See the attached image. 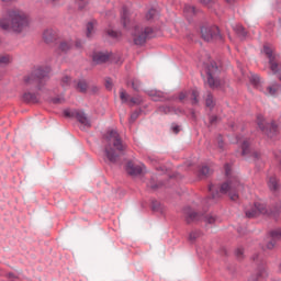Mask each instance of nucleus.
Returning <instances> with one entry per match:
<instances>
[{"label": "nucleus", "mask_w": 281, "mask_h": 281, "mask_svg": "<svg viewBox=\"0 0 281 281\" xmlns=\"http://www.w3.org/2000/svg\"><path fill=\"white\" fill-rule=\"evenodd\" d=\"M31 25V18L29 13L13 7L7 9L2 18H0V29L5 32H13L15 34H22L27 31Z\"/></svg>", "instance_id": "nucleus-1"}, {"label": "nucleus", "mask_w": 281, "mask_h": 281, "mask_svg": "<svg viewBox=\"0 0 281 281\" xmlns=\"http://www.w3.org/2000/svg\"><path fill=\"white\" fill-rule=\"evenodd\" d=\"M126 149L120 134L112 130L105 136V156L110 162H116L121 154Z\"/></svg>", "instance_id": "nucleus-2"}, {"label": "nucleus", "mask_w": 281, "mask_h": 281, "mask_svg": "<svg viewBox=\"0 0 281 281\" xmlns=\"http://www.w3.org/2000/svg\"><path fill=\"white\" fill-rule=\"evenodd\" d=\"M224 170L226 171V177L228 180L222 187H220V193L228 194V198L233 201H237L239 195L238 191L243 189L237 176H232V168L229 165L224 166Z\"/></svg>", "instance_id": "nucleus-3"}, {"label": "nucleus", "mask_w": 281, "mask_h": 281, "mask_svg": "<svg viewBox=\"0 0 281 281\" xmlns=\"http://www.w3.org/2000/svg\"><path fill=\"white\" fill-rule=\"evenodd\" d=\"M49 72V66H38L37 68H35L33 74L25 77L24 81L26 85H35L38 90H42V85L44 80L48 77Z\"/></svg>", "instance_id": "nucleus-4"}, {"label": "nucleus", "mask_w": 281, "mask_h": 281, "mask_svg": "<svg viewBox=\"0 0 281 281\" xmlns=\"http://www.w3.org/2000/svg\"><path fill=\"white\" fill-rule=\"evenodd\" d=\"M263 53L266 54V57H268L270 71L281 80V59L279 55H276L273 46H271V44H266V46H263Z\"/></svg>", "instance_id": "nucleus-5"}, {"label": "nucleus", "mask_w": 281, "mask_h": 281, "mask_svg": "<svg viewBox=\"0 0 281 281\" xmlns=\"http://www.w3.org/2000/svg\"><path fill=\"white\" fill-rule=\"evenodd\" d=\"M220 72V68L216 61H211L209 66H206V82L211 89H218L223 86V81L217 79L216 76Z\"/></svg>", "instance_id": "nucleus-6"}, {"label": "nucleus", "mask_w": 281, "mask_h": 281, "mask_svg": "<svg viewBox=\"0 0 281 281\" xmlns=\"http://www.w3.org/2000/svg\"><path fill=\"white\" fill-rule=\"evenodd\" d=\"M132 35L133 41L136 45H143L147 42V40L153 38L155 33L154 29H149V26H146V29L135 26V29L132 32Z\"/></svg>", "instance_id": "nucleus-7"}, {"label": "nucleus", "mask_w": 281, "mask_h": 281, "mask_svg": "<svg viewBox=\"0 0 281 281\" xmlns=\"http://www.w3.org/2000/svg\"><path fill=\"white\" fill-rule=\"evenodd\" d=\"M252 85L257 87V89L261 90L266 95H276L279 90L280 86L278 83H272V86H265V81L258 76V75H252Z\"/></svg>", "instance_id": "nucleus-8"}, {"label": "nucleus", "mask_w": 281, "mask_h": 281, "mask_svg": "<svg viewBox=\"0 0 281 281\" xmlns=\"http://www.w3.org/2000/svg\"><path fill=\"white\" fill-rule=\"evenodd\" d=\"M183 213H184V222H187V224H191L202 220L209 224H213L215 222V218L213 216H203L196 213L191 207L184 209Z\"/></svg>", "instance_id": "nucleus-9"}, {"label": "nucleus", "mask_w": 281, "mask_h": 281, "mask_svg": "<svg viewBox=\"0 0 281 281\" xmlns=\"http://www.w3.org/2000/svg\"><path fill=\"white\" fill-rule=\"evenodd\" d=\"M202 38L210 42L214 38H221L218 26H202Z\"/></svg>", "instance_id": "nucleus-10"}, {"label": "nucleus", "mask_w": 281, "mask_h": 281, "mask_svg": "<svg viewBox=\"0 0 281 281\" xmlns=\"http://www.w3.org/2000/svg\"><path fill=\"white\" fill-rule=\"evenodd\" d=\"M267 212L266 205L262 203H255V206L251 209L246 210V217L254 218L259 214H265Z\"/></svg>", "instance_id": "nucleus-11"}, {"label": "nucleus", "mask_w": 281, "mask_h": 281, "mask_svg": "<svg viewBox=\"0 0 281 281\" xmlns=\"http://www.w3.org/2000/svg\"><path fill=\"white\" fill-rule=\"evenodd\" d=\"M199 90L196 88H193L191 92H180L179 100L180 102H183L187 99H191V103L198 104L199 103Z\"/></svg>", "instance_id": "nucleus-12"}, {"label": "nucleus", "mask_w": 281, "mask_h": 281, "mask_svg": "<svg viewBox=\"0 0 281 281\" xmlns=\"http://www.w3.org/2000/svg\"><path fill=\"white\" fill-rule=\"evenodd\" d=\"M58 33L56 29H45L43 40L46 44H52L56 41Z\"/></svg>", "instance_id": "nucleus-13"}, {"label": "nucleus", "mask_w": 281, "mask_h": 281, "mask_svg": "<svg viewBox=\"0 0 281 281\" xmlns=\"http://www.w3.org/2000/svg\"><path fill=\"white\" fill-rule=\"evenodd\" d=\"M270 241L266 245L269 250L273 249L278 240H281V229H274L270 233Z\"/></svg>", "instance_id": "nucleus-14"}, {"label": "nucleus", "mask_w": 281, "mask_h": 281, "mask_svg": "<svg viewBox=\"0 0 281 281\" xmlns=\"http://www.w3.org/2000/svg\"><path fill=\"white\" fill-rule=\"evenodd\" d=\"M257 125H259L260 130L266 132L269 137H273L272 133H276L277 130L273 125H266L262 117H257Z\"/></svg>", "instance_id": "nucleus-15"}, {"label": "nucleus", "mask_w": 281, "mask_h": 281, "mask_svg": "<svg viewBox=\"0 0 281 281\" xmlns=\"http://www.w3.org/2000/svg\"><path fill=\"white\" fill-rule=\"evenodd\" d=\"M144 169V165H135L134 162H128L126 167V170L131 176H138L143 173Z\"/></svg>", "instance_id": "nucleus-16"}, {"label": "nucleus", "mask_w": 281, "mask_h": 281, "mask_svg": "<svg viewBox=\"0 0 281 281\" xmlns=\"http://www.w3.org/2000/svg\"><path fill=\"white\" fill-rule=\"evenodd\" d=\"M269 277V271L267 268L261 267L259 270H257V274L250 277L248 281H265Z\"/></svg>", "instance_id": "nucleus-17"}, {"label": "nucleus", "mask_w": 281, "mask_h": 281, "mask_svg": "<svg viewBox=\"0 0 281 281\" xmlns=\"http://www.w3.org/2000/svg\"><path fill=\"white\" fill-rule=\"evenodd\" d=\"M120 98H121L123 103H127L130 105L139 104V102H140L139 99H137L136 97L130 98L127 95V93L125 92V90L121 91Z\"/></svg>", "instance_id": "nucleus-18"}, {"label": "nucleus", "mask_w": 281, "mask_h": 281, "mask_svg": "<svg viewBox=\"0 0 281 281\" xmlns=\"http://www.w3.org/2000/svg\"><path fill=\"white\" fill-rule=\"evenodd\" d=\"M237 143H239L241 145V156L246 157L251 153V150L249 148L250 144L247 138H239V139H237Z\"/></svg>", "instance_id": "nucleus-19"}, {"label": "nucleus", "mask_w": 281, "mask_h": 281, "mask_svg": "<svg viewBox=\"0 0 281 281\" xmlns=\"http://www.w3.org/2000/svg\"><path fill=\"white\" fill-rule=\"evenodd\" d=\"M74 47L72 40H63L58 46V49L63 53H68Z\"/></svg>", "instance_id": "nucleus-20"}, {"label": "nucleus", "mask_w": 281, "mask_h": 281, "mask_svg": "<svg viewBox=\"0 0 281 281\" xmlns=\"http://www.w3.org/2000/svg\"><path fill=\"white\" fill-rule=\"evenodd\" d=\"M110 59L109 53H94L93 61L97 64L106 63Z\"/></svg>", "instance_id": "nucleus-21"}, {"label": "nucleus", "mask_w": 281, "mask_h": 281, "mask_svg": "<svg viewBox=\"0 0 281 281\" xmlns=\"http://www.w3.org/2000/svg\"><path fill=\"white\" fill-rule=\"evenodd\" d=\"M76 117H77V120H78L82 125L88 126V127L91 126L90 120L88 119V116H87L82 111L79 110V111L76 113Z\"/></svg>", "instance_id": "nucleus-22"}, {"label": "nucleus", "mask_w": 281, "mask_h": 281, "mask_svg": "<svg viewBox=\"0 0 281 281\" xmlns=\"http://www.w3.org/2000/svg\"><path fill=\"white\" fill-rule=\"evenodd\" d=\"M268 188L272 191H277L280 188V183L276 176L268 178Z\"/></svg>", "instance_id": "nucleus-23"}, {"label": "nucleus", "mask_w": 281, "mask_h": 281, "mask_svg": "<svg viewBox=\"0 0 281 281\" xmlns=\"http://www.w3.org/2000/svg\"><path fill=\"white\" fill-rule=\"evenodd\" d=\"M23 100L29 103H37L40 101L38 97L32 92H25V94H23Z\"/></svg>", "instance_id": "nucleus-24"}, {"label": "nucleus", "mask_w": 281, "mask_h": 281, "mask_svg": "<svg viewBox=\"0 0 281 281\" xmlns=\"http://www.w3.org/2000/svg\"><path fill=\"white\" fill-rule=\"evenodd\" d=\"M233 30L237 33V35L245 37L247 35V31L241 26V24H237L233 26Z\"/></svg>", "instance_id": "nucleus-25"}, {"label": "nucleus", "mask_w": 281, "mask_h": 281, "mask_svg": "<svg viewBox=\"0 0 281 281\" xmlns=\"http://www.w3.org/2000/svg\"><path fill=\"white\" fill-rule=\"evenodd\" d=\"M122 23L124 27H127V24L130 23V13L127 9H123Z\"/></svg>", "instance_id": "nucleus-26"}, {"label": "nucleus", "mask_w": 281, "mask_h": 281, "mask_svg": "<svg viewBox=\"0 0 281 281\" xmlns=\"http://www.w3.org/2000/svg\"><path fill=\"white\" fill-rule=\"evenodd\" d=\"M201 236H202V233L199 231L191 232V234H189V241L195 243L196 239H199Z\"/></svg>", "instance_id": "nucleus-27"}, {"label": "nucleus", "mask_w": 281, "mask_h": 281, "mask_svg": "<svg viewBox=\"0 0 281 281\" xmlns=\"http://www.w3.org/2000/svg\"><path fill=\"white\" fill-rule=\"evenodd\" d=\"M12 61L10 55H0V66L9 65Z\"/></svg>", "instance_id": "nucleus-28"}, {"label": "nucleus", "mask_w": 281, "mask_h": 281, "mask_svg": "<svg viewBox=\"0 0 281 281\" xmlns=\"http://www.w3.org/2000/svg\"><path fill=\"white\" fill-rule=\"evenodd\" d=\"M184 13H187V15H189V16H192V15L196 14V9H195V7H191V4H187L184 7Z\"/></svg>", "instance_id": "nucleus-29"}, {"label": "nucleus", "mask_w": 281, "mask_h": 281, "mask_svg": "<svg viewBox=\"0 0 281 281\" xmlns=\"http://www.w3.org/2000/svg\"><path fill=\"white\" fill-rule=\"evenodd\" d=\"M211 173H212V170L209 167H206V166H204V167H202V169H200V177L206 178Z\"/></svg>", "instance_id": "nucleus-30"}, {"label": "nucleus", "mask_w": 281, "mask_h": 281, "mask_svg": "<svg viewBox=\"0 0 281 281\" xmlns=\"http://www.w3.org/2000/svg\"><path fill=\"white\" fill-rule=\"evenodd\" d=\"M209 191H211V195L213 196V199H218L220 192L217 191V188L213 184H211V187H209Z\"/></svg>", "instance_id": "nucleus-31"}, {"label": "nucleus", "mask_w": 281, "mask_h": 281, "mask_svg": "<svg viewBox=\"0 0 281 281\" xmlns=\"http://www.w3.org/2000/svg\"><path fill=\"white\" fill-rule=\"evenodd\" d=\"M93 33H94V24L93 22H89V24H87V37L90 38Z\"/></svg>", "instance_id": "nucleus-32"}, {"label": "nucleus", "mask_w": 281, "mask_h": 281, "mask_svg": "<svg viewBox=\"0 0 281 281\" xmlns=\"http://www.w3.org/2000/svg\"><path fill=\"white\" fill-rule=\"evenodd\" d=\"M108 35L114 40H120L122 34L120 33V31H112V30H109L108 31Z\"/></svg>", "instance_id": "nucleus-33"}, {"label": "nucleus", "mask_w": 281, "mask_h": 281, "mask_svg": "<svg viewBox=\"0 0 281 281\" xmlns=\"http://www.w3.org/2000/svg\"><path fill=\"white\" fill-rule=\"evenodd\" d=\"M77 89H78L80 92H86L87 89H88V83H87V81H83V80L79 81V82H78V86H77Z\"/></svg>", "instance_id": "nucleus-34"}, {"label": "nucleus", "mask_w": 281, "mask_h": 281, "mask_svg": "<svg viewBox=\"0 0 281 281\" xmlns=\"http://www.w3.org/2000/svg\"><path fill=\"white\" fill-rule=\"evenodd\" d=\"M200 3L204 4L206 8H213V4L216 3V0H200Z\"/></svg>", "instance_id": "nucleus-35"}, {"label": "nucleus", "mask_w": 281, "mask_h": 281, "mask_svg": "<svg viewBox=\"0 0 281 281\" xmlns=\"http://www.w3.org/2000/svg\"><path fill=\"white\" fill-rule=\"evenodd\" d=\"M206 106L207 108H214V100L212 94H206Z\"/></svg>", "instance_id": "nucleus-36"}, {"label": "nucleus", "mask_w": 281, "mask_h": 281, "mask_svg": "<svg viewBox=\"0 0 281 281\" xmlns=\"http://www.w3.org/2000/svg\"><path fill=\"white\" fill-rule=\"evenodd\" d=\"M70 82H71L70 77H64V78L61 79V85H63V87H68V86L70 85Z\"/></svg>", "instance_id": "nucleus-37"}, {"label": "nucleus", "mask_w": 281, "mask_h": 281, "mask_svg": "<svg viewBox=\"0 0 281 281\" xmlns=\"http://www.w3.org/2000/svg\"><path fill=\"white\" fill-rule=\"evenodd\" d=\"M112 81H111V79H106V83H105V86H106V88L109 89V90H111L112 89Z\"/></svg>", "instance_id": "nucleus-38"}, {"label": "nucleus", "mask_w": 281, "mask_h": 281, "mask_svg": "<svg viewBox=\"0 0 281 281\" xmlns=\"http://www.w3.org/2000/svg\"><path fill=\"white\" fill-rule=\"evenodd\" d=\"M82 46H83V43L81 42V40H77L76 47L81 48Z\"/></svg>", "instance_id": "nucleus-39"}, {"label": "nucleus", "mask_w": 281, "mask_h": 281, "mask_svg": "<svg viewBox=\"0 0 281 281\" xmlns=\"http://www.w3.org/2000/svg\"><path fill=\"white\" fill-rule=\"evenodd\" d=\"M160 111L165 112L166 114L171 112V108H160Z\"/></svg>", "instance_id": "nucleus-40"}, {"label": "nucleus", "mask_w": 281, "mask_h": 281, "mask_svg": "<svg viewBox=\"0 0 281 281\" xmlns=\"http://www.w3.org/2000/svg\"><path fill=\"white\" fill-rule=\"evenodd\" d=\"M236 255H237V258H241V256L244 255V250L237 249Z\"/></svg>", "instance_id": "nucleus-41"}, {"label": "nucleus", "mask_w": 281, "mask_h": 281, "mask_svg": "<svg viewBox=\"0 0 281 281\" xmlns=\"http://www.w3.org/2000/svg\"><path fill=\"white\" fill-rule=\"evenodd\" d=\"M133 88L136 90V91H138V89H139V83H137V81H133Z\"/></svg>", "instance_id": "nucleus-42"}, {"label": "nucleus", "mask_w": 281, "mask_h": 281, "mask_svg": "<svg viewBox=\"0 0 281 281\" xmlns=\"http://www.w3.org/2000/svg\"><path fill=\"white\" fill-rule=\"evenodd\" d=\"M64 101V99H60V98H57V99H54L53 102L55 104H58V103H61Z\"/></svg>", "instance_id": "nucleus-43"}, {"label": "nucleus", "mask_w": 281, "mask_h": 281, "mask_svg": "<svg viewBox=\"0 0 281 281\" xmlns=\"http://www.w3.org/2000/svg\"><path fill=\"white\" fill-rule=\"evenodd\" d=\"M217 145L220 146L221 149L223 148V139L222 138L217 139Z\"/></svg>", "instance_id": "nucleus-44"}, {"label": "nucleus", "mask_w": 281, "mask_h": 281, "mask_svg": "<svg viewBox=\"0 0 281 281\" xmlns=\"http://www.w3.org/2000/svg\"><path fill=\"white\" fill-rule=\"evenodd\" d=\"M65 115H66L67 117L72 116V114H71V112H70L69 110H65Z\"/></svg>", "instance_id": "nucleus-45"}, {"label": "nucleus", "mask_w": 281, "mask_h": 281, "mask_svg": "<svg viewBox=\"0 0 281 281\" xmlns=\"http://www.w3.org/2000/svg\"><path fill=\"white\" fill-rule=\"evenodd\" d=\"M216 121H217V117H216V116H211V124L216 123Z\"/></svg>", "instance_id": "nucleus-46"}, {"label": "nucleus", "mask_w": 281, "mask_h": 281, "mask_svg": "<svg viewBox=\"0 0 281 281\" xmlns=\"http://www.w3.org/2000/svg\"><path fill=\"white\" fill-rule=\"evenodd\" d=\"M154 13H155V11H149V13L147 14V19H151Z\"/></svg>", "instance_id": "nucleus-47"}, {"label": "nucleus", "mask_w": 281, "mask_h": 281, "mask_svg": "<svg viewBox=\"0 0 281 281\" xmlns=\"http://www.w3.org/2000/svg\"><path fill=\"white\" fill-rule=\"evenodd\" d=\"M159 203H156V204H154V206H153V209L155 210V211H158L159 210Z\"/></svg>", "instance_id": "nucleus-48"}, {"label": "nucleus", "mask_w": 281, "mask_h": 281, "mask_svg": "<svg viewBox=\"0 0 281 281\" xmlns=\"http://www.w3.org/2000/svg\"><path fill=\"white\" fill-rule=\"evenodd\" d=\"M259 156H260V154H259V153H252V157H255V159H258V158H259Z\"/></svg>", "instance_id": "nucleus-49"}, {"label": "nucleus", "mask_w": 281, "mask_h": 281, "mask_svg": "<svg viewBox=\"0 0 281 281\" xmlns=\"http://www.w3.org/2000/svg\"><path fill=\"white\" fill-rule=\"evenodd\" d=\"M277 212L281 213V202L277 205Z\"/></svg>", "instance_id": "nucleus-50"}, {"label": "nucleus", "mask_w": 281, "mask_h": 281, "mask_svg": "<svg viewBox=\"0 0 281 281\" xmlns=\"http://www.w3.org/2000/svg\"><path fill=\"white\" fill-rule=\"evenodd\" d=\"M137 116H138V115H137L136 113H134V114L131 116V120H132V121H135V120L137 119Z\"/></svg>", "instance_id": "nucleus-51"}, {"label": "nucleus", "mask_w": 281, "mask_h": 281, "mask_svg": "<svg viewBox=\"0 0 281 281\" xmlns=\"http://www.w3.org/2000/svg\"><path fill=\"white\" fill-rule=\"evenodd\" d=\"M172 130H173V132H175L176 134H178V133L180 132V130H179L178 126H175Z\"/></svg>", "instance_id": "nucleus-52"}, {"label": "nucleus", "mask_w": 281, "mask_h": 281, "mask_svg": "<svg viewBox=\"0 0 281 281\" xmlns=\"http://www.w3.org/2000/svg\"><path fill=\"white\" fill-rule=\"evenodd\" d=\"M1 1L4 2V3H11V2H14L16 0H1Z\"/></svg>", "instance_id": "nucleus-53"}, {"label": "nucleus", "mask_w": 281, "mask_h": 281, "mask_svg": "<svg viewBox=\"0 0 281 281\" xmlns=\"http://www.w3.org/2000/svg\"><path fill=\"white\" fill-rule=\"evenodd\" d=\"M48 2H50V3H55V2H57L58 0H47Z\"/></svg>", "instance_id": "nucleus-54"}, {"label": "nucleus", "mask_w": 281, "mask_h": 281, "mask_svg": "<svg viewBox=\"0 0 281 281\" xmlns=\"http://www.w3.org/2000/svg\"><path fill=\"white\" fill-rule=\"evenodd\" d=\"M10 276V278H13V274H9Z\"/></svg>", "instance_id": "nucleus-55"}]
</instances>
